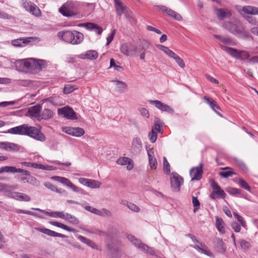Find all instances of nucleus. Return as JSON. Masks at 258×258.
Wrapping results in <instances>:
<instances>
[{
  "instance_id": "nucleus-35",
  "label": "nucleus",
  "mask_w": 258,
  "mask_h": 258,
  "mask_svg": "<svg viewBox=\"0 0 258 258\" xmlns=\"http://www.w3.org/2000/svg\"><path fill=\"white\" fill-rule=\"evenodd\" d=\"M242 11L246 14L258 15V8L251 6H245L242 7Z\"/></svg>"
},
{
  "instance_id": "nucleus-27",
  "label": "nucleus",
  "mask_w": 258,
  "mask_h": 258,
  "mask_svg": "<svg viewBox=\"0 0 258 258\" xmlns=\"http://www.w3.org/2000/svg\"><path fill=\"white\" fill-rule=\"evenodd\" d=\"M36 229L39 232H41L51 237H59L61 238L67 237V236L65 235L57 233L47 228H37Z\"/></svg>"
},
{
  "instance_id": "nucleus-32",
  "label": "nucleus",
  "mask_w": 258,
  "mask_h": 258,
  "mask_svg": "<svg viewBox=\"0 0 258 258\" xmlns=\"http://www.w3.org/2000/svg\"><path fill=\"white\" fill-rule=\"evenodd\" d=\"M236 36L244 39L252 40L253 39L250 33L248 31L245 30L242 26H241L239 31L237 32Z\"/></svg>"
},
{
  "instance_id": "nucleus-21",
  "label": "nucleus",
  "mask_w": 258,
  "mask_h": 258,
  "mask_svg": "<svg viewBox=\"0 0 258 258\" xmlns=\"http://www.w3.org/2000/svg\"><path fill=\"white\" fill-rule=\"evenodd\" d=\"M31 209L33 210L39 211V212H40L47 216L51 217L59 218H61L62 219L64 217V212L63 211L48 212L47 211H46L44 210L40 209L39 208H32Z\"/></svg>"
},
{
  "instance_id": "nucleus-52",
  "label": "nucleus",
  "mask_w": 258,
  "mask_h": 258,
  "mask_svg": "<svg viewBox=\"0 0 258 258\" xmlns=\"http://www.w3.org/2000/svg\"><path fill=\"white\" fill-rule=\"evenodd\" d=\"M238 183L240 187H242L243 188L245 189V190H247V191H248L249 192L251 191L250 186L243 179L240 178L239 179Z\"/></svg>"
},
{
  "instance_id": "nucleus-55",
  "label": "nucleus",
  "mask_w": 258,
  "mask_h": 258,
  "mask_svg": "<svg viewBox=\"0 0 258 258\" xmlns=\"http://www.w3.org/2000/svg\"><path fill=\"white\" fill-rule=\"evenodd\" d=\"M77 87L71 84L66 85L63 89V92L65 94H69L72 92L74 90L77 89Z\"/></svg>"
},
{
  "instance_id": "nucleus-5",
  "label": "nucleus",
  "mask_w": 258,
  "mask_h": 258,
  "mask_svg": "<svg viewBox=\"0 0 258 258\" xmlns=\"http://www.w3.org/2000/svg\"><path fill=\"white\" fill-rule=\"evenodd\" d=\"M120 51L124 55L131 57L137 56L140 51L137 46L131 42H126L121 44Z\"/></svg>"
},
{
  "instance_id": "nucleus-29",
  "label": "nucleus",
  "mask_w": 258,
  "mask_h": 258,
  "mask_svg": "<svg viewBox=\"0 0 258 258\" xmlns=\"http://www.w3.org/2000/svg\"><path fill=\"white\" fill-rule=\"evenodd\" d=\"M116 14L120 16L128 9L119 0H114Z\"/></svg>"
},
{
  "instance_id": "nucleus-13",
  "label": "nucleus",
  "mask_w": 258,
  "mask_h": 258,
  "mask_svg": "<svg viewBox=\"0 0 258 258\" xmlns=\"http://www.w3.org/2000/svg\"><path fill=\"white\" fill-rule=\"evenodd\" d=\"M203 164L200 163L198 166L190 169L189 174L191 177V180H199L202 178L203 172Z\"/></svg>"
},
{
  "instance_id": "nucleus-54",
  "label": "nucleus",
  "mask_w": 258,
  "mask_h": 258,
  "mask_svg": "<svg viewBox=\"0 0 258 258\" xmlns=\"http://www.w3.org/2000/svg\"><path fill=\"white\" fill-rule=\"evenodd\" d=\"M97 215L100 216L110 217V216H111L112 214H111V212L109 210H108L105 208H103L101 210H98V212L97 214Z\"/></svg>"
},
{
  "instance_id": "nucleus-7",
  "label": "nucleus",
  "mask_w": 258,
  "mask_h": 258,
  "mask_svg": "<svg viewBox=\"0 0 258 258\" xmlns=\"http://www.w3.org/2000/svg\"><path fill=\"white\" fill-rule=\"evenodd\" d=\"M242 24L238 20L227 21L223 23V28L230 33L236 35L241 27Z\"/></svg>"
},
{
  "instance_id": "nucleus-44",
  "label": "nucleus",
  "mask_w": 258,
  "mask_h": 258,
  "mask_svg": "<svg viewBox=\"0 0 258 258\" xmlns=\"http://www.w3.org/2000/svg\"><path fill=\"white\" fill-rule=\"evenodd\" d=\"M214 37L219 39L221 42H222L223 43L227 45H232L233 44V41L232 40L228 37H224L221 35H217V34H214Z\"/></svg>"
},
{
  "instance_id": "nucleus-22",
  "label": "nucleus",
  "mask_w": 258,
  "mask_h": 258,
  "mask_svg": "<svg viewBox=\"0 0 258 258\" xmlns=\"http://www.w3.org/2000/svg\"><path fill=\"white\" fill-rule=\"evenodd\" d=\"M3 172H10V173H21L22 174H28V172H27L26 170H24L21 168H17L15 166H6L4 167H2L0 168V173H3Z\"/></svg>"
},
{
  "instance_id": "nucleus-46",
  "label": "nucleus",
  "mask_w": 258,
  "mask_h": 258,
  "mask_svg": "<svg viewBox=\"0 0 258 258\" xmlns=\"http://www.w3.org/2000/svg\"><path fill=\"white\" fill-rule=\"evenodd\" d=\"M83 230H84L85 232L92 234H96L98 235L99 236H107L108 234L104 231H101L98 229H83Z\"/></svg>"
},
{
  "instance_id": "nucleus-15",
  "label": "nucleus",
  "mask_w": 258,
  "mask_h": 258,
  "mask_svg": "<svg viewBox=\"0 0 258 258\" xmlns=\"http://www.w3.org/2000/svg\"><path fill=\"white\" fill-rule=\"evenodd\" d=\"M58 114L63 115L67 119H77L76 114L73 109L69 107H64L58 109Z\"/></svg>"
},
{
  "instance_id": "nucleus-51",
  "label": "nucleus",
  "mask_w": 258,
  "mask_h": 258,
  "mask_svg": "<svg viewBox=\"0 0 258 258\" xmlns=\"http://www.w3.org/2000/svg\"><path fill=\"white\" fill-rule=\"evenodd\" d=\"M234 161L235 163L243 171H246L247 170V168L246 165L241 160L238 158H234Z\"/></svg>"
},
{
  "instance_id": "nucleus-3",
  "label": "nucleus",
  "mask_w": 258,
  "mask_h": 258,
  "mask_svg": "<svg viewBox=\"0 0 258 258\" xmlns=\"http://www.w3.org/2000/svg\"><path fill=\"white\" fill-rule=\"evenodd\" d=\"M80 7L79 2L69 1L59 8V12L64 17H74L79 14Z\"/></svg>"
},
{
  "instance_id": "nucleus-59",
  "label": "nucleus",
  "mask_w": 258,
  "mask_h": 258,
  "mask_svg": "<svg viewBox=\"0 0 258 258\" xmlns=\"http://www.w3.org/2000/svg\"><path fill=\"white\" fill-rule=\"evenodd\" d=\"M126 205L131 210L134 212H139L140 210L138 206L132 203L127 202Z\"/></svg>"
},
{
  "instance_id": "nucleus-24",
  "label": "nucleus",
  "mask_w": 258,
  "mask_h": 258,
  "mask_svg": "<svg viewBox=\"0 0 258 258\" xmlns=\"http://www.w3.org/2000/svg\"><path fill=\"white\" fill-rule=\"evenodd\" d=\"M116 163L118 165H126V169L128 170H131L134 168V163L133 160L128 157H120L117 159Z\"/></svg>"
},
{
  "instance_id": "nucleus-4",
  "label": "nucleus",
  "mask_w": 258,
  "mask_h": 258,
  "mask_svg": "<svg viewBox=\"0 0 258 258\" xmlns=\"http://www.w3.org/2000/svg\"><path fill=\"white\" fill-rule=\"evenodd\" d=\"M221 49L228 53L231 56L239 60H248L249 53L245 51L239 50L238 49L229 47L223 45H220Z\"/></svg>"
},
{
  "instance_id": "nucleus-60",
  "label": "nucleus",
  "mask_w": 258,
  "mask_h": 258,
  "mask_svg": "<svg viewBox=\"0 0 258 258\" xmlns=\"http://www.w3.org/2000/svg\"><path fill=\"white\" fill-rule=\"evenodd\" d=\"M239 243L240 244L241 248L243 249H247L249 248L250 246V243L248 241L244 239H240L239 240Z\"/></svg>"
},
{
  "instance_id": "nucleus-6",
  "label": "nucleus",
  "mask_w": 258,
  "mask_h": 258,
  "mask_svg": "<svg viewBox=\"0 0 258 258\" xmlns=\"http://www.w3.org/2000/svg\"><path fill=\"white\" fill-rule=\"evenodd\" d=\"M126 237L136 247L141 250L150 255H154L155 252L151 247L142 243L134 236L131 234H127Z\"/></svg>"
},
{
  "instance_id": "nucleus-2",
  "label": "nucleus",
  "mask_w": 258,
  "mask_h": 258,
  "mask_svg": "<svg viewBox=\"0 0 258 258\" xmlns=\"http://www.w3.org/2000/svg\"><path fill=\"white\" fill-rule=\"evenodd\" d=\"M57 36L59 39L73 45L79 44L84 40L83 34L76 30L59 31Z\"/></svg>"
},
{
  "instance_id": "nucleus-12",
  "label": "nucleus",
  "mask_w": 258,
  "mask_h": 258,
  "mask_svg": "<svg viewBox=\"0 0 258 258\" xmlns=\"http://www.w3.org/2000/svg\"><path fill=\"white\" fill-rule=\"evenodd\" d=\"M156 7L173 19L179 21L182 20V18L181 16L172 9L162 5H158Z\"/></svg>"
},
{
  "instance_id": "nucleus-58",
  "label": "nucleus",
  "mask_w": 258,
  "mask_h": 258,
  "mask_svg": "<svg viewBox=\"0 0 258 258\" xmlns=\"http://www.w3.org/2000/svg\"><path fill=\"white\" fill-rule=\"evenodd\" d=\"M30 60H34L33 58H30L29 59H23L21 60H18L16 61V63H20L23 64L26 68H29L31 67V62Z\"/></svg>"
},
{
  "instance_id": "nucleus-31",
  "label": "nucleus",
  "mask_w": 258,
  "mask_h": 258,
  "mask_svg": "<svg viewBox=\"0 0 258 258\" xmlns=\"http://www.w3.org/2000/svg\"><path fill=\"white\" fill-rule=\"evenodd\" d=\"M211 186L214 189L213 191L217 194L218 196L221 198H224L225 197L226 194L224 192V190L221 188L220 186L214 180L211 181Z\"/></svg>"
},
{
  "instance_id": "nucleus-53",
  "label": "nucleus",
  "mask_w": 258,
  "mask_h": 258,
  "mask_svg": "<svg viewBox=\"0 0 258 258\" xmlns=\"http://www.w3.org/2000/svg\"><path fill=\"white\" fill-rule=\"evenodd\" d=\"M157 135L158 132L153 130H152L151 131L149 132L148 137L151 143H154L156 141L157 138Z\"/></svg>"
},
{
  "instance_id": "nucleus-56",
  "label": "nucleus",
  "mask_w": 258,
  "mask_h": 258,
  "mask_svg": "<svg viewBox=\"0 0 258 258\" xmlns=\"http://www.w3.org/2000/svg\"><path fill=\"white\" fill-rule=\"evenodd\" d=\"M233 216L240 223L241 226L243 227H245L246 226V222L242 216H240L236 212L233 213Z\"/></svg>"
},
{
  "instance_id": "nucleus-28",
  "label": "nucleus",
  "mask_w": 258,
  "mask_h": 258,
  "mask_svg": "<svg viewBox=\"0 0 258 258\" xmlns=\"http://www.w3.org/2000/svg\"><path fill=\"white\" fill-rule=\"evenodd\" d=\"M147 150V154L149 157V162L150 168L151 170H155L157 167V162L155 158H154V152L151 150L149 149Z\"/></svg>"
},
{
  "instance_id": "nucleus-1",
  "label": "nucleus",
  "mask_w": 258,
  "mask_h": 258,
  "mask_svg": "<svg viewBox=\"0 0 258 258\" xmlns=\"http://www.w3.org/2000/svg\"><path fill=\"white\" fill-rule=\"evenodd\" d=\"M6 133L13 135L27 136L41 142H44L46 140L45 136L40 130L34 126H29L27 124L12 127Z\"/></svg>"
},
{
  "instance_id": "nucleus-9",
  "label": "nucleus",
  "mask_w": 258,
  "mask_h": 258,
  "mask_svg": "<svg viewBox=\"0 0 258 258\" xmlns=\"http://www.w3.org/2000/svg\"><path fill=\"white\" fill-rule=\"evenodd\" d=\"M171 187L174 192H178L183 183V178L176 172H172L170 177Z\"/></svg>"
},
{
  "instance_id": "nucleus-14",
  "label": "nucleus",
  "mask_w": 258,
  "mask_h": 258,
  "mask_svg": "<svg viewBox=\"0 0 258 258\" xmlns=\"http://www.w3.org/2000/svg\"><path fill=\"white\" fill-rule=\"evenodd\" d=\"M21 164L25 166L28 167H32L35 169H42V170H48V171H51V170H55V167H53L51 165H44L43 164H38L36 163H33V162H21Z\"/></svg>"
},
{
  "instance_id": "nucleus-61",
  "label": "nucleus",
  "mask_w": 258,
  "mask_h": 258,
  "mask_svg": "<svg viewBox=\"0 0 258 258\" xmlns=\"http://www.w3.org/2000/svg\"><path fill=\"white\" fill-rule=\"evenodd\" d=\"M173 59L175 60L176 62L180 68H183L185 67V63L183 60L178 55L176 54Z\"/></svg>"
},
{
  "instance_id": "nucleus-38",
  "label": "nucleus",
  "mask_w": 258,
  "mask_h": 258,
  "mask_svg": "<svg viewBox=\"0 0 258 258\" xmlns=\"http://www.w3.org/2000/svg\"><path fill=\"white\" fill-rule=\"evenodd\" d=\"M164 125L163 122L158 117H156L154 119V124L152 127V130L159 133H162V128Z\"/></svg>"
},
{
  "instance_id": "nucleus-45",
  "label": "nucleus",
  "mask_w": 258,
  "mask_h": 258,
  "mask_svg": "<svg viewBox=\"0 0 258 258\" xmlns=\"http://www.w3.org/2000/svg\"><path fill=\"white\" fill-rule=\"evenodd\" d=\"M28 174H23L24 175L28 176L27 183L34 186H37L39 184L38 180L34 176L30 175V172L27 170Z\"/></svg>"
},
{
  "instance_id": "nucleus-16",
  "label": "nucleus",
  "mask_w": 258,
  "mask_h": 258,
  "mask_svg": "<svg viewBox=\"0 0 258 258\" xmlns=\"http://www.w3.org/2000/svg\"><path fill=\"white\" fill-rule=\"evenodd\" d=\"M41 109L42 106L40 104H37L35 106L30 107L28 109V112L26 115L31 118H36L38 120Z\"/></svg>"
},
{
  "instance_id": "nucleus-10",
  "label": "nucleus",
  "mask_w": 258,
  "mask_h": 258,
  "mask_svg": "<svg viewBox=\"0 0 258 258\" xmlns=\"http://www.w3.org/2000/svg\"><path fill=\"white\" fill-rule=\"evenodd\" d=\"M62 131L67 134L76 137H80L85 134L84 130L79 127L64 126L62 127Z\"/></svg>"
},
{
  "instance_id": "nucleus-18",
  "label": "nucleus",
  "mask_w": 258,
  "mask_h": 258,
  "mask_svg": "<svg viewBox=\"0 0 258 258\" xmlns=\"http://www.w3.org/2000/svg\"><path fill=\"white\" fill-rule=\"evenodd\" d=\"M35 38L33 37H26V38H19L11 41L12 45L16 47H23L29 42H31L32 40H34Z\"/></svg>"
},
{
  "instance_id": "nucleus-62",
  "label": "nucleus",
  "mask_w": 258,
  "mask_h": 258,
  "mask_svg": "<svg viewBox=\"0 0 258 258\" xmlns=\"http://www.w3.org/2000/svg\"><path fill=\"white\" fill-rule=\"evenodd\" d=\"M44 186L48 189H50L51 191H56L59 192V190L57 188L56 186L52 184L49 182H46L44 183Z\"/></svg>"
},
{
  "instance_id": "nucleus-20",
  "label": "nucleus",
  "mask_w": 258,
  "mask_h": 258,
  "mask_svg": "<svg viewBox=\"0 0 258 258\" xmlns=\"http://www.w3.org/2000/svg\"><path fill=\"white\" fill-rule=\"evenodd\" d=\"M215 11L217 17L220 20H222L226 18L228 19L232 16V13L228 9L216 8Z\"/></svg>"
},
{
  "instance_id": "nucleus-48",
  "label": "nucleus",
  "mask_w": 258,
  "mask_h": 258,
  "mask_svg": "<svg viewBox=\"0 0 258 258\" xmlns=\"http://www.w3.org/2000/svg\"><path fill=\"white\" fill-rule=\"evenodd\" d=\"M91 26H90V28H89V30L94 31L96 34L100 35L102 33L103 31L102 28L98 26V25L91 23Z\"/></svg>"
},
{
  "instance_id": "nucleus-23",
  "label": "nucleus",
  "mask_w": 258,
  "mask_h": 258,
  "mask_svg": "<svg viewBox=\"0 0 258 258\" xmlns=\"http://www.w3.org/2000/svg\"><path fill=\"white\" fill-rule=\"evenodd\" d=\"M98 56V52L94 50H90L86 51L85 53L78 55V57L81 59H88L94 60L96 59Z\"/></svg>"
},
{
  "instance_id": "nucleus-64",
  "label": "nucleus",
  "mask_w": 258,
  "mask_h": 258,
  "mask_svg": "<svg viewBox=\"0 0 258 258\" xmlns=\"http://www.w3.org/2000/svg\"><path fill=\"white\" fill-rule=\"evenodd\" d=\"M232 228L235 232H239L241 230V225L236 222H233L231 224Z\"/></svg>"
},
{
  "instance_id": "nucleus-25",
  "label": "nucleus",
  "mask_w": 258,
  "mask_h": 258,
  "mask_svg": "<svg viewBox=\"0 0 258 258\" xmlns=\"http://www.w3.org/2000/svg\"><path fill=\"white\" fill-rule=\"evenodd\" d=\"M0 148L8 151H17L19 147L17 144L10 142H0Z\"/></svg>"
},
{
  "instance_id": "nucleus-30",
  "label": "nucleus",
  "mask_w": 258,
  "mask_h": 258,
  "mask_svg": "<svg viewBox=\"0 0 258 258\" xmlns=\"http://www.w3.org/2000/svg\"><path fill=\"white\" fill-rule=\"evenodd\" d=\"M54 115V113L51 110L48 108L44 109L40 113L38 121H40L42 119L49 120L52 118Z\"/></svg>"
},
{
  "instance_id": "nucleus-40",
  "label": "nucleus",
  "mask_w": 258,
  "mask_h": 258,
  "mask_svg": "<svg viewBox=\"0 0 258 258\" xmlns=\"http://www.w3.org/2000/svg\"><path fill=\"white\" fill-rule=\"evenodd\" d=\"M157 47L161 50L163 51L165 54H166L169 57L173 58L176 55L173 51L169 49L167 47L158 44Z\"/></svg>"
},
{
  "instance_id": "nucleus-17",
  "label": "nucleus",
  "mask_w": 258,
  "mask_h": 258,
  "mask_svg": "<svg viewBox=\"0 0 258 258\" xmlns=\"http://www.w3.org/2000/svg\"><path fill=\"white\" fill-rule=\"evenodd\" d=\"M149 102L151 104L154 105L156 108L162 111H166L170 113H172L174 111L173 109H172L170 106L164 104L159 100H150Z\"/></svg>"
},
{
  "instance_id": "nucleus-49",
  "label": "nucleus",
  "mask_w": 258,
  "mask_h": 258,
  "mask_svg": "<svg viewBox=\"0 0 258 258\" xmlns=\"http://www.w3.org/2000/svg\"><path fill=\"white\" fill-rule=\"evenodd\" d=\"M16 212L18 214H25L33 216L36 217L42 218V217L40 215H39V214H38L36 213L30 211L24 210H21V209H17L16 210Z\"/></svg>"
},
{
  "instance_id": "nucleus-37",
  "label": "nucleus",
  "mask_w": 258,
  "mask_h": 258,
  "mask_svg": "<svg viewBox=\"0 0 258 258\" xmlns=\"http://www.w3.org/2000/svg\"><path fill=\"white\" fill-rule=\"evenodd\" d=\"M111 82L114 83L117 91L120 93L124 92L127 89V85L125 82L118 80H112Z\"/></svg>"
},
{
  "instance_id": "nucleus-36",
  "label": "nucleus",
  "mask_w": 258,
  "mask_h": 258,
  "mask_svg": "<svg viewBox=\"0 0 258 258\" xmlns=\"http://www.w3.org/2000/svg\"><path fill=\"white\" fill-rule=\"evenodd\" d=\"M64 217L63 218V220L72 224L77 225L79 223L80 221L78 218L71 214L64 213Z\"/></svg>"
},
{
  "instance_id": "nucleus-26",
  "label": "nucleus",
  "mask_w": 258,
  "mask_h": 258,
  "mask_svg": "<svg viewBox=\"0 0 258 258\" xmlns=\"http://www.w3.org/2000/svg\"><path fill=\"white\" fill-rule=\"evenodd\" d=\"M10 197L16 200L20 201L29 202L31 201V198L29 196L22 192H11Z\"/></svg>"
},
{
  "instance_id": "nucleus-19",
  "label": "nucleus",
  "mask_w": 258,
  "mask_h": 258,
  "mask_svg": "<svg viewBox=\"0 0 258 258\" xmlns=\"http://www.w3.org/2000/svg\"><path fill=\"white\" fill-rule=\"evenodd\" d=\"M142 149V142L140 139L135 138L133 139L131 147V152L135 155L138 154Z\"/></svg>"
},
{
  "instance_id": "nucleus-47",
  "label": "nucleus",
  "mask_w": 258,
  "mask_h": 258,
  "mask_svg": "<svg viewBox=\"0 0 258 258\" xmlns=\"http://www.w3.org/2000/svg\"><path fill=\"white\" fill-rule=\"evenodd\" d=\"M101 184V182L97 180L89 179L87 186L92 188H98Z\"/></svg>"
},
{
  "instance_id": "nucleus-33",
  "label": "nucleus",
  "mask_w": 258,
  "mask_h": 258,
  "mask_svg": "<svg viewBox=\"0 0 258 258\" xmlns=\"http://www.w3.org/2000/svg\"><path fill=\"white\" fill-rule=\"evenodd\" d=\"M216 227L221 234H224L226 232L225 223L222 218L216 217Z\"/></svg>"
},
{
  "instance_id": "nucleus-50",
  "label": "nucleus",
  "mask_w": 258,
  "mask_h": 258,
  "mask_svg": "<svg viewBox=\"0 0 258 258\" xmlns=\"http://www.w3.org/2000/svg\"><path fill=\"white\" fill-rule=\"evenodd\" d=\"M123 14L128 21L133 23L136 22V20L134 18L132 12H131L128 8L124 12Z\"/></svg>"
},
{
  "instance_id": "nucleus-39",
  "label": "nucleus",
  "mask_w": 258,
  "mask_h": 258,
  "mask_svg": "<svg viewBox=\"0 0 258 258\" xmlns=\"http://www.w3.org/2000/svg\"><path fill=\"white\" fill-rule=\"evenodd\" d=\"M204 99L206 100V102L210 106L212 109L218 115L221 116L220 113H219L216 109H219V106L213 101V100L210 98L207 97L206 96H204Z\"/></svg>"
},
{
  "instance_id": "nucleus-41",
  "label": "nucleus",
  "mask_w": 258,
  "mask_h": 258,
  "mask_svg": "<svg viewBox=\"0 0 258 258\" xmlns=\"http://www.w3.org/2000/svg\"><path fill=\"white\" fill-rule=\"evenodd\" d=\"M50 223L55 226H56L57 227L62 228L65 230H67L69 232H76L77 230L75 229L71 228L62 223H59L58 222L56 221H52L50 222Z\"/></svg>"
},
{
  "instance_id": "nucleus-42",
  "label": "nucleus",
  "mask_w": 258,
  "mask_h": 258,
  "mask_svg": "<svg viewBox=\"0 0 258 258\" xmlns=\"http://www.w3.org/2000/svg\"><path fill=\"white\" fill-rule=\"evenodd\" d=\"M50 223L55 226H56L57 227L62 228L65 230H67L69 232H76L77 230L75 229L71 228L62 223H59L58 222L56 221H52L50 222Z\"/></svg>"
},
{
  "instance_id": "nucleus-43",
  "label": "nucleus",
  "mask_w": 258,
  "mask_h": 258,
  "mask_svg": "<svg viewBox=\"0 0 258 258\" xmlns=\"http://www.w3.org/2000/svg\"><path fill=\"white\" fill-rule=\"evenodd\" d=\"M215 242L220 252H224L225 251L226 247L225 244L221 238H216L215 239Z\"/></svg>"
},
{
  "instance_id": "nucleus-34",
  "label": "nucleus",
  "mask_w": 258,
  "mask_h": 258,
  "mask_svg": "<svg viewBox=\"0 0 258 258\" xmlns=\"http://www.w3.org/2000/svg\"><path fill=\"white\" fill-rule=\"evenodd\" d=\"M77 238L80 240L82 242L87 244L88 246L91 247L93 249H98V246L92 240L88 239L83 236L79 235Z\"/></svg>"
},
{
  "instance_id": "nucleus-57",
  "label": "nucleus",
  "mask_w": 258,
  "mask_h": 258,
  "mask_svg": "<svg viewBox=\"0 0 258 258\" xmlns=\"http://www.w3.org/2000/svg\"><path fill=\"white\" fill-rule=\"evenodd\" d=\"M170 165L167 161L166 158L164 157L163 158V168L165 171V173L166 174H169L170 173Z\"/></svg>"
},
{
  "instance_id": "nucleus-63",
  "label": "nucleus",
  "mask_w": 258,
  "mask_h": 258,
  "mask_svg": "<svg viewBox=\"0 0 258 258\" xmlns=\"http://www.w3.org/2000/svg\"><path fill=\"white\" fill-rule=\"evenodd\" d=\"M226 191L232 195H236L240 194V190L239 189L234 187H229L227 189Z\"/></svg>"
},
{
  "instance_id": "nucleus-8",
  "label": "nucleus",
  "mask_w": 258,
  "mask_h": 258,
  "mask_svg": "<svg viewBox=\"0 0 258 258\" xmlns=\"http://www.w3.org/2000/svg\"><path fill=\"white\" fill-rule=\"evenodd\" d=\"M22 6L26 11L36 17L41 15L40 9L32 2L29 0H21Z\"/></svg>"
},
{
  "instance_id": "nucleus-11",
  "label": "nucleus",
  "mask_w": 258,
  "mask_h": 258,
  "mask_svg": "<svg viewBox=\"0 0 258 258\" xmlns=\"http://www.w3.org/2000/svg\"><path fill=\"white\" fill-rule=\"evenodd\" d=\"M51 178L55 181L67 186L74 191L79 192L81 190L80 188L75 185L69 179L66 177L54 176L52 177Z\"/></svg>"
}]
</instances>
